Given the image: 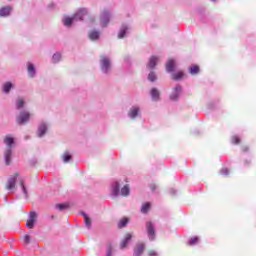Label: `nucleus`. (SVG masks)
<instances>
[{"label": "nucleus", "mask_w": 256, "mask_h": 256, "mask_svg": "<svg viewBox=\"0 0 256 256\" xmlns=\"http://www.w3.org/2000/svg\"><path fill=\"white\" fill-rule=\"evenodd\" d=\"M103 17H104V26L107 25L109 23V12H104L103 13Z\"/></svg>", "instance_id": "nucleus-35"}, {"label": "nucleus", "mask_w": 256, "mask_h": 256, "mask_svg": "<svg viewBox=\"0 0 256 256\" xmlns=\"http://www.w3.org/2000/svg\"><path fill=\"white\" fill-rule=\"evenodd\" d=\"M45 133H47V125L42 124L38 128V137H43V135H45Z\"/></svg>", "instance_id": "nucleus-17"}, {"label": "nucleus", "mask_w": 256, "mask_h": 256, "mask_svg": "<svg viewBox=\"0 0 256 256\" xmlns=\"http://www.w3.org/2000/svg\"><path fill=\"white\" fill-rule=\"evenodd\" d=\"M30 116L31 115L29 114V112H21L17 119L18 125H23V123H27V121H29Z\"/></svg>", "instance_id": "nucleus-7"}, {"label": "nucleus", "mask_w": 256, "mask_h": 256, "mask_svg": "<svg viewBox=\"0 0 256 256\" xmlns=\"http://www.w3.org/2000/svg\"><path fill=\"white\" fill-rule=\"evenodd\" d=\"M184 75L185 74L182 71H179V72L172 75V79L174 81H179V79H183Z\"/></svg>", "instance_id": "nucleus-18"}, {"label": "nucleus", "mask_w": 256, "mask_h": 256, "mask_svg": "<svg viewBox=\"0 0 256 256\" xmlns=\"http://www.w3.org/2000/svg\"><path fill=\"white\" fill-rule=\"evenodd\" d=\"M199 71H200V68L198 65H192L189 69V73H191L192 75H197Z\"/></svg>", "instance_id": "nucleus-22"}, {"label": "nucleus", "mask_w": 256, "mask_h": 256, "mask_svg": "<svg viewBox=\"0 0 256 256\" xmlns=\"http://www.w3.org/2000/svg\"><path fill=\"white\" fill-rule=\"evenodd\" d=\"M35 221H37V213L30 212L29 219L26 222V227L28 229H33V227H35Z\"/></svg>", "instance_id": "nucleus-4"}, {"label": "nucleus", "mask_w": 256, "mask_h": 256, "mask_svg": "<svg viewBox=\"0 0 256 256\" xmlns=\"http://www.w3.org/2000/svg\"><path fill=\"white\" fill-rule=\"evenodd\" d=\"M56 209H59V211H65V209H69V204H56Z\"/></svg>", "instance_id": "nucleus-30"}, {"label": "nucleus", "mask_w": 256, "mask_h": 256, "mask_svg": "<svg viewBox=\"0 0 256 256\" xmlns=\"http://www.w3.org/2000/svg\"><path fill=\"white\" fill-rule=\"evenodd\" d=\"M155 188H156V187H155V186H153V187H152V191H155Z\"/></svg>", "instance_id": "nucleus-41"}, {"label": "nucleus", "mask_w": 256, "mask_h": 256, "mask_svg": "<svg viewBox=\"0 0 256 256\" xmlns=\"http://www.w3.org/2000/svg\"><path fill=\"white\" fill-rule=\"evenodd\" d=\"M181 91H183V88L181 86H176L172 94L170 95V99L172 101H177V99H179V94L181 93Z\"/></svg>", "instance_id": "nucleus-8"}, {"label": "nucleus", "mask_w": 256, "mask_h": 256, "mask_svg": "<svg viewBox=\"0 0 256 256\" xmlns=\"http://www.w3.org/2000/svg\"><path fill=\"white\" fill-rule=\"evenodd\" d=\"M157 61H159V58H157V56H152L147 64L148 69H155Z\"/></svg>", "instance_id": "nucleus-11"}, {"label": "nucleus", "mask_w": 256, "mask_h": 256, "mask_svg": "<svg viewBox=\"0 0 256 256\" xmlns=\"http://www.w3.org/2000/svg\"><path fill=\"white\" fill-rule=\"evenodd\" d=\"M128 115L129 117H131V119H135V117L139 115V107L137 106L132 107Z\"/></svg>", "instance_id": "nucleus-15"}, {"label": "nucleus", "mask_w": 256, "mask_h": 256, "mask_svg": "<svg viewBox=\"0 0 256 256\" xmlns=\"http://www.w3.org/2000/svg\"><path fill=\"white\" fill-rule=\"evenodd\" d=\"M111 67V61L109 60V58L103 56L101 58V69L102 71H104V73H107V71H109Z\"/></svg>", "instance_id": "nucleus-6"}, {"label": "nucleus", "mask_w": 256, "mask_h": 256, "mask_svg": "<svg viewBox=\"0 0 256 256\" xmlns=\"http://www.w3.org/2000/svg\"><path fill=\"white\" fill-rule=\"evenodd\" d=\"M132 237L133 236L129 233L125 235L124 240L120 244L121 249H125V247H127L128 243H129V241H131Z\"/></svg>", "instance_id": "nucleus-14"}, {"label": "nucleus", "mask_w": 256, "mask_h": 256, "mask_svg": "<svg viewBox=\"0 0 256 256\" xmlns=\"http://www.w3.org/2000/svg\"><path fill=\"white\" fill-rule=\"evenodd\" d=\"M222 173H223L224 175H229V170H228L227 168L222 169Z\"/></svg>", "instance_id": "nucleus-40"}, {"label": "nucleus", "mask_w": 256, "mask_h": 256, "mask_svg": "<svg viewBox=\"0 0 256 256\" xmlns=\"http://www.w3.org/2000/svg\"><path fill=\"white\" fill-rule=\"evenodd\" d=\"M4 143L7 145V149L4 152V159L6 165H11V155H13V150L11 148L13 147V144L15 143V138L11 136V134H8L4 138Z\"/></svg>", "instance_id": "nucleus-1"}, {"label": "nucleus", "mask_w": 256, "mask_h": 256, "mask_svg": "<svg viewBox=\"0 0 256 256\" xmlns=\"http://www.w3.org/2000/svg\"><path fill=\"white\" fill-rule=\"evenodd\" d=\"M127 27L125 25H123L120 29V32L118 34V38L119 39H123V37H125L126 33H127Z\"/></svg>", "instance_id": "nucleus-20"}, {"label": "nucleus", "mask_w": 256, "mask_h": 256, "mask_svg": "<svg viewBox=\"0 0 256 256\" xmlns=\"http://www.w3.org/2000/svg\"><path fill=\"white\" fill-rule=\"evenodd\" d=\"M231 143H233V145H239V143H241V138H239V136H232Z\"/></svg>", "instance_id": "nucleus-29"}, {"label": "nucleus", "mask_w": 256, "mask_h": 256, "mask_svg": "<svg viewBox=\"0 0 256 256\" xmlns=\"http://www.w3.org/2000/svg\"><path fill=\"white\" fill-rule=\"evenodd\" d=\"M150 93L153 101H159L161 93L159 92V90H157V88H153Z\"/></svg>", "instance_id": "nucleus-16"}, {"label": "nucleus", "mask_w": 256, "mask_h": 256, "mask_svg": "<svg viewBox=\"0 0 256 256\" xmlns=\"http://www.w3.org/2000/svg\"><path fill=\"white\" fill-rule=\"evenodd\" d=\"M113 253V246H111V244L108 245V252H107V256H111Z\"/></svg>", "instance_id": "nucleus-38"}, {"label": "nucleus", "mask_w": 256, "mask_h": 256, "mask_svg": "<svg viewBox=\"0 0 256 256\" xmlns=\"http://www.w3.org/2000/svg\"><path fill=\"white\" fill-rule=\"evenodd\" d=\"M98 38H99V32L92 31L89 33V39H91V41H96V39Z\"/></svg>", "instance_id": "nucleus-26"}, {"label": "nucleus", "mask_w": 256, "mask_h": 256, "mask_svg": "<svg viewBox=\"0 0 256 256\" xmlns=\"http://www.w3.org/2000/svg\"><path fill=\"white\" fill-rule=\"evenodd\" d=\"M85 15H87V9L81 8L74 14L72 18L71 17L64 18L63 24L65 25V27H71L75 19H77L78 21H83V17H85Z\"/></svg>", "instance_id": "nucleus-2"}, {"label": "nucleus", "mask_w": 256, "mask_h": 256, "mask_svg": "<svg viewBox=\"0 0 256 256\" xmlns=\"http://www.w3.org/2000/svg\"><path fill=\"white\" fill-rule=\"evenodd\" d=\"M13 87V84L11 82H6L4 85H3V91L4 93H9L11 91Z\"/></svg>", "instance_id": "nucleus-23"}, {"label": "nucleus", "mask_w": 256, "mask_h": 256, "mask_svg": "<svg viewBox=\"0 0 256 256\" xmlns=\"http://www.w3.org/2000/svg\"><path fill=\"white\" fill-rule=\"evenodd\" d=\"M150 210L151 202H145L140 208L141 213H143L144 215H147V213H149Z\"/></svg>", "instance_id": "nucleus-12"}, {"label": "nucleus", "mask_w": 256, "mask_h": 256, "mask_svg": "<svg viewBox=\"0 0 256 256\" xmlns=\"http://www.w3.org/2000/svg\"><path fill=\"white\" fill-rule=\"evenodd\" d=\"M166 71L168 73H172V71H175V60L170 59L166 64Z\"/></svg>", "instance_id": "nucleus-13"}, {"label": "nucleus", "mask_w": 256, "mask_h": 256, "mask_svg": "<svg viewBox=\"0 0 256 256\" xmlns=\"http://www.w3.org/2000/svg\"><path fill=\"white\" fill-rule=\"evenodd\" d=\"M71 159H72V156H71V154H69V152H65L62 155V160L64 163H69V161H71Z\"/></svg>", "instance_id": "nucleus-25"}, {"label": "nucleus", "mask_w": 256, "mask_h": 256, "mask_svg": "<svg viewBox=\"0 0 256 256\" xmlns=\"http://www.w3.org/2000/svg\"><path fill=\"white\" fill-rule=\"evenodd\" d=\"M28 74L35 77V66L32 63H28Z\"/></svg>", "instance_id": "nucleus-21"}, {"label": "nucleus", "mask_w": 256, "mask_h": 256, "mask_svg": "<svg viewBox=\"0 0 256 256\" xmlns=\"http://www.w3.org/2000/svg\"><path fill=\"white\" fill-rule=\"evenodd\" d=\"M113 195L117 197L119 195V182H115L113 186Z\"/></svg>", "instance_id": "nucleus-31"}, {"label": "nucleus", "mask_w": 256, "mask_h": 256, "mask_svg": "<svg viewBox=\"0 0 256 256\" xmlns=\"http://www.w3.org/2000/svg\"><path fill=\"white\" fill-rule=\"evenodd\" d=\"M197 243H199V238L197 237H193L189 241V245H197Z\"/></svg>", "instance_id": "nucleus-36"}, {"label": "nucleus", "mask_w": 256, "mask_h": 256, "mask_svg": "<svg viewBox=\"0 0 256 256\" xmlns=\"http://www.w3.org/2000/svg\"><path fill=\"white\" fill-rule=\"evenodd\" d=\"M127 223H129V219L127 218H122L119 222H118V228L119 229H123V227L127 226Z\"/></svg>", "instance_id": "nucleus-19"}, {"label": "nucleus", "mask_w": 256, "mask_h": 256, "mask_svg": "<svg viewBox=\"0 0 256 256\" xmlns=\"http://www.w3.org/2000/svg\"><path fill=\"white\" fill-rule=\"evenodd\" d=\"M17 109H21L22 107H25V100L23 98H19L16 102Z\"/></svg>", "instance_id": "nucleus-27"}, {"label": "nucleus", "mask_w": 256, "mask_h": 256, "mask_svg": "<svg viewBox=\"0 0 256 256\" xmlns=\"http://www.w3.org/2000/svg\"><path fill=\"white\" fill-rule=\"evenodd\" d=\"M23 242L26 243V245H29V243H31V236H29V235L26 234V235L23 237Z\"/></svg>", "instance_id": "nucleus-37"}, {"label": "nucleus", "mask_w": 256, "mask_h": 256, "mask_svg": "<svg viewBox=\"0 0 256 256\" xmlns=\"http://www.w3.org/2000/svg\"><path fill=\"white\" fill-rule=\"evenodd\" d=\"M20 185L22 187V191H23L25 197H28L27 188H25V182H23V180H20Z\"/></svg>", "instance_id": "nucleus-34"}, {"label": "nucleus", "mask_w": 256, "mask_h": 256, "mask_svg": "<svg viewBox=\"0 0 256 256\" xmlns=\"http://www.w3.org/2000/svg\"><path fill=\"white\" fill-rule=\"evenodd\" d=\"M145 251V244L140 243L136 246L135 250H134V255L135 256H141L143 255V252Z\"/></svg>", "instance_id": "nucleus-10"}, {"label": "nucleus", "mask_w": 256, "mask_h": 256, "mask_svg": "<svg viewBox=\"0 0 256 256\" xmlns=\"http://www.w3.org/2000/svg\"><path fill=\"white\" fill-rule=\"evenodd\" d=\"M52 59H53L54 63H59V61H61V54H59V53L54 54Z\"/></svg>", "instance_id": "nucleus-33"}, {"label": "nucleus", "mask_w": 256, "mask_h": 256, "mask_svg": "<svg viewBox=\"0 0 256 256\" xmlns=\"http://www.w3.org/2000/svg\"><path fill=\"white\" fill-rule=\"evenodd\" d=\"M17 177H19L18 173L14 174V176L8 179V182L5 186L7 191H13V189H15V183H17Z\"/></svg>", "instance_id": "nucleus-3"}, {"label": "nucleus", "mask_w": 256, "mask_h": 256, "mask_svg": "<svg viewBox=\"0 0 256 256\" xmlns=\"http://www.w3.org/2000/svg\"><path fill=\"white\" fill-rule=\"evenodd\" d=\"M129 193H130L129 185H125V186L121 189V195H122V197H127V196H129Z\"/></svg>", "instance_id": "nucleus-24"}, {"label": "nucleus", "mask_w": 256, "mask_h": 256, "mask_svg": "<svg viewBox=\"0 0 256 256\" xmlns=\"http://www.w3.org/2000/svg\"><path fill=\"white\" fill-rule=\"evenodd\" d=\"M12 8L11 6H5L0 9V17H8L11 15Z\"/></svg>", "instance_id": "nucleus-9"}, {"label": "nucleus", "mask_w": 256, "mask_h": 256, "mask_svg": "<svg viewBox=\"0 0 256 256\" xmlns=\"http://www.w3.org/2000/svg\"><path fill=\"white\" fill-rule=\"evenodd\" d=\"M146 229H147L149 240L153 241V239H155V226H153L152 222H147Z\"/></svg>", "instance_id": "nucleus-5"}, {"label": "nucleus", "mask_w": 256, "mask_h": 256, "mask_svg": "<svg viewBox=\"0 0 256 256\" xmlns=\"http://www.w3.org/2000/svg\"><path fill=\"white\" fill-rule=\"evenodd\" d=\"M148 256H157V251H155V250H149V251H148Z\"/></svg>", "instance_id": "nucleus-39"}, {"label": "nucleus", "mask_w": 256, "mask_h": 256, "mask_svg": "<svg viewBox=\"0 0 256 256\" xmlns=\"http://www.w3.org/2000/svg\"><path fill=\"white\" fill-rule=\"evenodd\" d=\"M148 79L152 82L157 81V75H155V72H150L148 75Z\"/></svg>", "instance_id": "nucleus-32"}, {"label": "nucleus", "mask_w": 256, "mask_h": 256, "mask_svg": "<svg viewBox=\"0 0 256 256\" xmlns=\"http://www.w3.org/2000/svg\"><path fill=\"white\" fill-rule=\"evenodd\" d=\"M82 215L84 217L86 227H91V218H89V216H87L85 213H82Z\"/></svg>", "instance_id": "nucleus-28"}]
</instances>
